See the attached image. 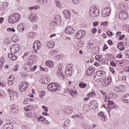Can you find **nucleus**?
<instances>
[{
	"label": "nucleus",
	"mask_w": 129,
	"mask_h": 129,
	"mask_svg": "<svg viewBox=\"0 0 129 129\" xmlns=\"http://www.w3.org/2000/svg\"><path fill=\"white\" fill-rule=\"evenodd\" d=\"M115 17L121 20H126L128 18V15L124 11H120L117 13Z\"/></svg>",
	"instance_id": "nucleus-6"
},
{
	"label": "nucleus",
	"mask_w": 129,
	"mask_h": 129,
	"mask_svg": "<svg viewBox=\"0 0 129 129\" xmlns=\"http://www.w3.org/2000/svg\"><path fill=\"white\" fill-rule=\"evenodd\" d=\"M14 54V53L8 54L9 58H10L11 60H12V61H15V60H17V59H18V57Z\"/></svg>",
	"instance_id": "nucleus-29"
},
{
	"label": "nucleus",
	"mask_w": 129,
	"mask_h": 129,
	"mask_svg": "<svg viewBox=\"0 0 129 129\" xmlns=\"http://www.w3.org/2000/svg\"><path fill=\"white\" fill-rule=\"evenodd\" d=\"M27 87H29L28 83L26 81H23L19 85V90L21 92H25Z\"/></svg>",
	"instance_id": "nucleus-7"
},
{
	"label": "nucleus",
	"mask_w": 129,
	"mask_h": 129,
	"mask_svg": "<svg viewBox=\"0 0 129 129\" xmlns=\"http://www.w3.org/2000/svg\"><path fill=\"white\" fill-rule=\"evenodd\" d=\"M101 25L102 26H107V25H108V23L107 22H102L101 23Z\"/></svg>",
	"instance_id": "nucleus-62"
},
{
	"label": "nucleus",
	"mask_w": 129,
	"mask_h": 129,
	"mask_svg": "<svg viewBox=\"0 0 129 129\" xmlns=\"http://www.w3.org/2000/svg\"><path fill=\"white\" fill-rule=\"evenodd\" d=\"M41 48H42V43L39 40L35 41L33 45V49L35 51V52L38 53V51H39Z\"/></svg>",
	"instance_id": "nucleus-5"
},
{
	"label": "nucleus",
	"mask_w": 129,
	"mask_h": 129,
	"mask_svg": "<svg viewBox=\"0 0 129 129\" xmlns=\"http://www.w3.org/2000/svg\"><path fill=\"white\" fill-rule=\"evenodd\" d=\"M105 78V73L101 71H98L96 72V75L94 76V80L97 81V82H100V81H103Z\"/></svg>",
	"instance_id": "nucleus-1"
},
{
	"label": "nucleus",
	"mask_w": 129,
	"mask_h": 129,
	"mask_svg": "<svg viewBox=\"0 0 129 129\" xmlns=\"http://www.w3.org/2000/svg\"><path fill=\"white\" fill-rule=\"evenodd\" d=\"M100 93H101V94L103 95V97H106V96H107L106 95V93L104 92V91H100Z\"/></svg>",
	"instance_id": "nucleus-56"
},
{
	"label": "nucleus",
	"mask_w": 129,
	"mask_h": 129,
	"mask_svg": "<svg viewBox=\"0 0 129 129\" xmlns=\"http://www.w3.org/2000/svg\"><path fill=\"white\" fill-rule=\"evenodd\" d=\"M4 43L5 45H7V46H10V45L11 44V40L10 39L5 38L4 39Z\"/></svg>",
	"instance_id": "nucleus-39"
},
{
	"label": "nucleus",
	"mask_w": 129,
	"mask_h": 129,
	"mask_svg": "<svg viewBox=\"0 0 129 129\" xmlns=\"http://www.w3.org/2000/svg\"><path fill=\"white\" fill-rule=\"evenodd\" d=\"M26 116H28V117H32L33 113H32V112H29L27 113Z\"/></svg>",
	"instance_id": "nucleus-49"
},
{
	"label": "nucleus",
	"mask_w": 129,
	"mask_h": 129,
	"mask_svg": "<svg viewBox=\"0 0 129 129\" xmlns=\"http://www.w3.org/2000/svg\"><path fill=\"white\" fill-rule=\"evenodd\" d=\"M42 123H43L44 124H45L46 125H48L49 122V121H48L47 119H45V121H43Z\"/></svg>",
	"instance_id": "nucleus-58"
},
{
	"label": "nucleus",
	"mask_w": 129,
	"mask_h": 129,
	"mask_svg": "<svg viewBox=\"0 0 129 129\" xmlns=\"http://www.w3.org/2000/svg\"><path fill=\"white\" fill-rule=\"evenodd\" d=\"M37 66H34V67H32V66H29L27 64L24 66V70L27 72H34L36 69H37Z\"/></svg>",
	"instance_id": "nucleus-12"
},
{
	"label": "nucleus",
	"mask_w": 129,
	"mask_h": 129,
	"mask_svg": "<svg viewBox=\"0 0 129 129\" xmlns=\"http://www.w3.org/2000/svg\"><path fill=\"white\" fill-rule=\"evenodd\" d=\"M111 66H113L114 67H116V64L115 63V62H113V61H111L110 63Z\"/></svg>",
	"instance_id": "nucleus-60"
},
{
	"label": "nucleus",
	"mask_w": 129,
	"mask_h": 129,
	"mask_svg": "<svg viewBox=\"0 0 129 129\" xmlns=\"http://www.w3.org/2000/svg\"><path fill=\"white\" fill-rule=\"evenodd\" d=\"M65 32L66 34H68V35H73L74 34V32H75V30L73 28L71 27H67L65 30Z\"/></svg>",
	"instance_id": "nucleus-18"
},
{
	"label": "nucleus",
	"mask_w": 129,
	"mask_h": 129,
	"mask_svg": "<svg viewBox=\"0 0 129 129\" xmlns=\"http://www.w3.org/2000/svg\"><path fill=\"white\" fill-rule=\"evenodd\" d=\"M7 83L9 86H11V85H13L15 83L14 82H12L11 80H8Z\"/></svg>",
	"instance_id": "nucleus-53"
},
{
	"label": "nucleus",
	"mask_w": 129,
	"mask_h": 129,
	"mask_svg": "<svg viewBox=\"0 0 129 129\" xmlns=\"http://www.w3.org/2000/svg\"><path fill=\"white\" fill-rule=\"evenodd\" d=\"M111 82V79L105 78L103 80V82L102 83V84L103 86L106 87V86H108V85H109V84H110Z\"/></svg>",
	"instance_id": "nucleus-20"
},
{
	"label": "nucleus",
	"mask_w": 129,
	"mask_h": 129,
	"mask_svg": "<svg viewBox=\"0 0 129 129\" xmlns=\"http://www.w3.org/2000/svg\"><path fill=\"white\" fill-rule=\"evenodd\" d=\"M108 49V47L106 44L104 45V47L103 48V51H105V50H107Z\"/></svg>",
	"instance_id": "nucleus-63"
},
{
	"label": "nucleus",
	"mask_w": 129,
	"mask_h": 129,
	"mask_svg": "<svg viewBox=\"0 0 129 129\" xmlns=\"http://www.w3.org/2000/svg\"><path fill=\"white\" fill-rule=\"evenodd\" d=\"M111 10L109 7H106L102 10V17L106 18L110 15Z\"/></svg>",
	"instance_id": "nucleus-8"
},
{
	"label": "nucleus",
	"mask_w": 129,
	"mask_h": 129,
	"mask_svg": "<svg viewBox=\"0 0 129 129\" xmlns=\"http://www.w3.org/2000/svg\"><path fill=\"white\" fill-rule=\"evenodd\" d=\"M55 5L58 7V8L61 7V3H60L59 2L57 1L55 2Z\"/></svg>",
	"instance_id": "nucleus-57"
},
{
	"label": "nucleus",
	"mask_w": 129,
	"mask_h": 129,
	"mask_svg": "<svg viewBox=\"0 0 129 129\" xmlns=\"http://www.w3.org/2000/svg\"><path fill=\"white\" fill-rule=\"evenodd\" d=\"M0 61L2 64L4 65V63H5V58H4L3 57H1L0 59Z\"/></svg>",
	"instance_id": "nucleus-59"
},
{
	"label": "nucleus",
	"mask_w": 129,
	"mask_h": 129,
	"mask_svg": "<svg viewBox=\"0 0 129 129\" xmlns=\"http://www.w3.org/2000/svg\"><path fill=\"white\" fill-rule=\"evenodd\" d=\"M123 102L125 103H129V94L124 95L122 97Z\"/></svg>",
	"instance_id": "nucleus-26"
},
{
	"label": "nucleus",
	"mask_w": 129,
	"mask_h": 129,
	"mask_svg": "<svg viewBox=\"0 0 129 129\" xmlns=\"http://www.w3.org/2000/svg\"><path fill=\"white\" fill-rule=\"evenodd\" d=\"M97 32V29L94 28L92 30V34H95Z\"/></svg>",
	"instance_id": "nucleus-61"
},
{
	"label": "nucleus",
	"mask_w": 129,
	"mask_h": 129,
	"mask_svg": "<svg viewBox=\"0 0 129 129\" xmlns=\"http://www.w3.org/2000/svg\"><path fill=\"white\" fill-rule=\"evenodd\" d=\"M84 36H85V31L83 30L78 31L75 34L76 39H78L79 40H80V39H82V38H84Z\"/></svg>",
	"instance_id": "nucleus-11"
},
{
	"label": "nucleus",
	"mask_w": 129,
	"mask_h": 129,
	"mask_svg": "<svg viewBox=\"0 0 129 129\" xmlns=\"http://www.w3.org/2000/svg\"><path fill=\"white\" fill-rule=\"evenodd\" d=\"M46 45L49 48V49H53L55 46V42L50 41L46 42Z\"/></svg>",
	"instance_id": "nucleus-24"
},
{
	"label": "nucleus",
	"mask_w": 129,
	"mask_h": 129,
	"mask_svg": "<svg viewBox=\"0 0 129 129\" xmlns=\"http://www.w3.org/2000/svg\"><path fill=\"white\" fill-rule=\"evenodd\" d=\"M124 70L126 73H129V67H125Z\"/></svg>",
	"instance_id": "nucleus-55"
},
{
	"label": "nucleus",
	"mask_w": 129,
	"mask_h": 129,
	"mask_svg": "<svg viewBox=\"0 0 129 129\" xmlns=\"http://www.w3.org/2000/svg\"><path fill=\"white\" fill-rule=\"evenodd\" d=\"M60 88H61V85L58 83L56 84L55 83H51L47 86L48 90L51 92H53L54 93L59 91V90H60Z\"/></svg>",
	"instance_id": "nucleus-2"
},
{
	"label": "nucleus",
	"mask_w": 129,
	"mask_h": 129,
	"mask_svg": "<svg viewBox=\"0 0 129 129\" xmlns=\"http://www.w3.org/2000/svg\"><path fill=\"white\" fill-rule=\"evenodd\" d=\"M7 91L10 96L11 99H14V98H17V97H18V92L14 91L11 89L7 90Z\"/></svg>",
	"instance_id": "nucleus-13"
},
{
	"label": "nucleus",
	"mask_w": 129,
	"mask_h": 129,
	"mask_svg": "<svg viewBox=\"0 0 129 129\" xmlns=\"http://www.w3.org/2000/svg\"><path fill=\"white\" fill-rule=\"evenodd\" d=\"M24 109L26 111H30V110H31V109H33V107L31 106H26Z\"/></svg>",
	"instance_id": "nucleus-43"
},
{
	"label": "nucleus",
	"mask_w": 129,
	"mask_h": 129,
	"mask_svg": "<svg viewBox=\"0 0 129 129\" xmlns=\"http://www.w3.org/2000/svg\"><path fill=\"white\" fill-rule=\"evenodd\" d=\"M126 61V60H120L117 61L118 65H124V62Z\"/></svg>",
	"instance_id": "nucleus-42"
},
{
	"label": "nucleus",
	"mask_w": 129,
	"mask_h": 129,
	"mask_svg": "<svg viewBox=\"0 0 129 129\" xmlns=\"http://www.w3.org/2000/svg\"><path fill=\"white\" fill-rule=\"evenodd\" d=\"M107 107L110 109V110L111 109H117V106L112 101H110L107 103Z\"/></svg>",
	"instance_id": "nucleus-16"
},
{
	"label": "nucleus",
	"mask_w": 129,
	"mask_h": 129,
	"mask_svg": "<svg viewBox=\"0 0 129 129\" xmlns=\"http://www.w3.org/2000/svg\"><path fill=\"white\" fill-rule=\"evenodd\" d=\"M89 12L90 15L91 17H93V18H96V17H98L100 14L99 9H98V7L95 5H93L90 7Z\"/></svg>",
	"instance_id": "nucleus-4"
},
{
	"label": "nucleus",
	"mask_w": 129,
	"mask_h": 129,
	"mask_svg": "<svg viewBox=\"0 0 129 129\" xmlns=\"http://www.w3.org/2000/svg\"><path fill=\"white\" fill-rule=\"evenodd\" d=\"M46 66L49 67V68H53L54 67V62L51 60H48L46 62Z\"/></svg>",
	"instance_id": "nucleus-31"
},
{
	"label": "nucleus",
	"mask_w": 129,
	"mask_h": 129,
	"mask_svg": "<svg viewBox=\"0 0 129 129\" xmlns=\"http://www.w3.org/2000/svg\"><path fill=\"white\" fill-rule=\"evenodd\" d=\"M92 73H94V68L89 67L86 72L87 75L90 76L91 75H92Z\"/></svg>",
	"instance_id": "nucleus-25"
},
{
	"label": "nucleus",
	"mask_w": 129,
	"mask_h": 129,
	"mask_svg": "<svg viewBox=\"0 0 129 129\" xmlns=\"http://www.w3.org/2000/svg\"><path fill=\"white\" fill-rule=\"evenodd\" d=\"M20 45L18 44H15L11 46L10 51L12 54H16L17 52H19V51H20Z\"/></svg>",
	"instance_id": "nucleus-9"
},
{
	"label": "nucleus",
	"mask_w": 129,
	"mask_h": 129,
	"mask_svg": "<svg viewBox=\"0 0 129 129\" xmlns=\"http://www.w3.org/2000/svg\"><path fill=\"white\" fill-rule=\"evenodd\" d=\"M10 110L13 113H16L18 110V106L15 104L10 105Z\"/></svg>",
	"instance_id": "nucleus-23"
},
{
	"label": "nucleus",
	"mask_w": 129,
	"mask_h": 129,
	"mask_svg": "<svg viewBox=\"0 0 129 129\" xmlns=\"http://www.w3.org/2000/svg\"><path fill=\"white\" fill-rule=\"evenodd\" d=\"M64 111L66 113H68V114H70L71 113H72V112H73V107L72 106L66 107L64 109Z\"/></svg>",
	"instance_id": "nucleus-22"
},
{
	"label": "nucleus",
	"mask_w": 129,
	"mask_h": 129,
	"mask_svg": "<svg viewBox=\"0 0 129 129\" xmlns=\"http://www.w3.org/2000/svg\"><path fill=\"white\" fill-rule=\"evenodd\" d=\"M108 44L109 45H110V46H111V45H112V44H113V43H112V40H110V39L108 40Z\"/></svg>",
	"instance_id": "nucleus-64"
},
{
	"label": "nucleus",
	"mask_w": 129,
	"mask_h": 129,
	"mask_svg": "<svg viewBox=\"0 0 129 129\" xmlns=\"http://www.w3.org/2000/svg\"><path fill=\"white\" fill-rule=\"evenodd\" d=\"M69 94L73 97H77V96H78V93L75 90L70 91Z\"/></svg>",
	"instance_id": "nucleus-28"
},
{
	"label": "nucleus",
	"mask_w": 129,
	"mask_h": 129,
	"mask_svg": "<svg viewBox=\"0 0 129 129\" xmlns=\"http://www.w3.org/2000/svg\"><path fill=\"white\" fill-rule=\"evenodd\" d=\"M61 22L62 18L61 17V16L57 15L54 17V20L53 21V25L54 26L61 25Z\"/></svg>",
	"instance_id": "nucleus-14"
},
{
	"label": "nucleus",
	"mask_w": 129,
	"mask_h": 129,
	"mask_svg": "<svg viewBox=\"0 0 129 129\" xmlns=\"http://www.w3.org/2000/svg\"><path fill=\"white\" fill-rule=\"evenodd\" d=\"M7 85V82L5 81H2L0 82V86L1 87H5Z\"/></svg>",
	"instance_id": "nucleus-44"
},
{
	"label": "nucleus",
	"mask_w": 129,
	"mask_h": 129,
	"mask_svg": "<svg viewBox=\"0 0 129 129\" xmlns=\"http://www.w3.org/2000/svg\"><path fill=\"white\" fill-rule=\"evenodd\" d=\"M87 84L84 82H81L79 83V86L80 88H85Z\"/></svg>",
	"instance_id": "nucleus-36"
},
{
	"label": "nucleus",
	"mask_w": 129,
	"mask_h": 129,
	"mask_svg": "<svg viewBox=\"0 0 129 129\" xmlns=\"http://www.w3.org/2000/svg\"><path fill=\"white\" fill-rule=\"evenodd\" d=\"M7 31L8 32H13L14 33L16 32V30H15L14 28H8Z\"/></svg>",
	"instance_id": "nucleus-47"
},
{
	"label": "nucleus",
	"mask_w": 129,
	"mask_h": 129,
	"mask_svg": "<svg viewBox=\"0 0 129 129\" xmlns=\"http://www.w3.org/2000/svg\"><path fill=\"white\" fill-rule=\"evenodd\" d=\"M21 19V15L18 13H14L9 17L8 21L10 24L18 23Z\"/></svg>",
	"instance_id": "nucleus-3"
},
{
	"label": "nucleus",
	"mask_w": 129,
	"mask_h": 129,
	"mask_svg": "<svg viewBox=\"0 0 129 129\" xmlns=\"http://www.w3.org/2000/svg\"><path fill=\"white\" fill-rule=\"evenodd\" d=\"M57 75L59 76V77H63V72L62 71V70L59 69L57 71Z\"/></svg>",
	"instance_id": "nucleus-38"
},
{
	"label": "nucleus",
	"mask_w": 129,
	"mask_h": 129,
	"mask_svg": "<svg viewBox=\"0 0 129 129\" xmlns=\"http://www.w3.org/2000/svg\"><path fill=\"white\" fill-rule=\"evenodd\" d=\"M95 59L97 60V61H99V62H102L103 56L100 55H97L95 56Z\"/></svg>",
	"instance_id": "nucleus-33"
},
{
	"label": "nucleus",
	"mask_w": 129,
	"mask_h": 129,
	"mask_svg": "<svg viewBox=\"0 0 129 129\" xmlns=\"http://www.w3.org/2000/svg\"><path fill=\"white\" fill-rule=\"evenodd\" d=\"M20 40L19 36L17 35H14L12 37V40L14 43H18V41Z\"/></svg>",
	"instance_id": "nucleus-34"
},
{
	"label": "nucleus",
	"mask_w": 129,
	"mask_h": 129,
	"mask_svg": "<svg viewBox=\"0 0 129 129\" xmlns=\"http://www.w3.org/2000/svg\"><path fill=\"white\" fill-rule=\"evenodd\" d=\"M63 14L67 19H70L71 18V12L68 10H64L63 11Z\"/></svg>",
	"instance_id": "nucleus-21"
},
{
	"label": "nucleus",
	"mask_w": 129,
	"mask_h": 129,
	"mask_svg": "<svg viewBox=\"0 0 129 129\" xmlns=\"http://www.w3.org/2000/svg\"><path fill=\"white\" fill-rule=\"evenodd\" d=\"M2 129H14V124L11 122H7L3 125Z\"/></svg>",
	"instance_id": "nucleus-17"
},
{
	"label": "nucleus",
	"mask_w": 129,
	"mask_h": 129,
	"mask_svg": "<svg viewBox=\"0 0 129 129\" xmlns=\"http://www.w3.org/2000/svg\"><path fill=\"white\" fill-rule=\"evenodd\" d=\"M36 35H37V33L35 32H30L29 34V36L31 38H34L35 37H36Z\"/></svg>",
	"instance_id": "nucleus-45"
},
{
	"label": "nucleus",
	"mask_w": 129,
	"mask_h": 129,
	"mask_svg": "<svg viewBox=\"0 0 129 129\" xmlns=\"http://www.w3.org/2000/svg\"><path fill=\"white\" fill-rule=\"evenodd\" d=\"M29 20L33 23L37 22L38 20V15L34 13H31L29 15Z\"/></svg>",
	"instance_id": "nucleus-15"
},
{
	"label": "nucleus",
	"mask_w": 129,
	"mask_h": 129,
	"mask_svg": "<svg viewBox=\"0 0 129 129\" xmlns=\"http://www.w3.org/2000/svg\"><path fill=\"white\" fill-rule=\"evenodd\" d=\"M50 55H56L57 54V51L56 50H51L50 53Z\"/></svg>",
	"instance_id": "nucleus-51"
},
{
	"label": "nucleus",
	"mask_w": 129,
	"mask_h": 129,
	"mask_svg": "<svg viewBox=\"0 0 129 129\" xmlns=\"http://www.w3.org/2000/svg\"><path fill=\"white\" fill-rule=\"evenodd\" d=\"M8 80H10V81L15 83V77H14V76H10L9 77Z\"/></svg>",
	"instance_id": "nucleus-46"
},
{
	"label": "nucleus",
	"mask_w": 129,
	"mask_h": 129,
	"mask_svg": "<svg viewBox=\"0 0 129 129\" xmlns=\"http://www.w3.org/2000/svg\"><path fill=\"white\" fill-rule=\"evenodd\" d=\"M73 3L75 5H77V4H79L81 0H72Z\"/></svg>",
	"instance_id": "nucleus-50"
},
{
	"label": "nucleus",
	"mask_w": 129,
	"mask_h": 129,
	"mask_svg": "<svg viewBox=\"0 0 129 129\" xmlns=\"http://www.w3.org/2000/svg\"><path fill=\"white\" fill-rule=\"evenodd\" d=\"M37 121H42L43 123V122L45 121V118L44 117L40 116L39 117H37Z\"/></svg>",
	"instance_id": "nucleus-40"
},
{
	"label": "nucleus",
	"mask_w": 129,
	"mask_h": 129,
	"mask_svg": "<svg viewBox=\"0 0 129 129\" xmlns=\"http://www.w3.org/2000/svg\"><path fill=\"white\" fill-rule=\"evenodd\" d=\"M104 102H109V101H110V98H109V97L106 96L104 98Z\"/></svg>",
	"instance_id": "nucleus-48"
},
{
	"label": "nucleus",
	"mask_w": 129,
	"mask_h": 129,
	"mask_svg": "<svg viewBox=\"0 0 129 129\" xmlns=\"http://www.w3.org/2000/svg\"><path fill=\"white\" fill-rule=\"evenodd\" d=\"M122 87H123V86H120L119 87H115L114 88V90L116 92H122V91H123Z\"/></svg>",
	"instance_id": "nucleus-32"
},
{
	"label": "nucleus",
	"mask_w": 129,
	"mask_h": 129,
	"mask_svg": "<svg viewBox=\"0 0 129 129\" xmlns=\"http://www.w3.org/2000/svg\"><path fill=\"white\" fill-rule=\"evenodd\" d=\"M106 34L109 37H111V36H112V31H107Z\"/></svg>",
	"instance_id": "nucleus-52"
},
{
	"label": "nucleus",
	"mask_w": 129,
	"mask_h": 129,
	"mask_svg": "<svg viewBox=\"0 0 129 129\" xmlns=\"http://www.w3.org/2000/svg\"><path fill=\"white\" fill-rule=\"evenodd\" d=\"M72 67H73V64H70L66 68L65 75L66 76H68V77H70V76L72 75V70H73Z\"/></svg>",
	"instance_id": "nucleus-10"
},
{
	"label": "nucleus",
	"mask_w": 129,
	"mask_h": 129,
	"mask_svg": "<svg viewBox=\"0 0 129 129\" xmlns=\"http://www.w3.org/2000/svg\"><path fill=\"white\" fill-rule=\"evenodd\" d=\"M95 95H96V94L95 93V91H94V90H92L91 92H90L88 94V96H89L90 97H94V96H95Z\"/></svg>",
	"instance_id": "nucleus-37"
},
{
	"label": "nucleus",
	"mask_w": 129,
	"mask_h": 129,
	"mask_svg": "<svg viewBox=\"0 0 129 129\" xmlns=\"http://www.w3.org/2000/svg\"><path fill=\"white\" fill-rule=\"evenodd\" d=\"M99 25V22H95L93 23V27H97Z\"/></svg>",
	"instance_id": "nucleus-54"
},
{
	"label": "nucleus",
	"mask_w": 129,
	"mask_h": 129,
	"mask_svg": "<svg viewBox=\"0 0 129 129\" xmlns=\"http://www.w3.org/2000/svg\"><path fill=\"white\" fill-rule=\"evenodd\" d=\"M26 28V24L20 23L17 26V30L20 33L24 32L25 31V28Z\"/></svg>",
	"instance_id": "nucleus-19"
},
{
	"label": "nucleus",
	"mask_w": 129,
	"mask_h": 129,
	"mask_svg": "<svg viewBox=\"0 0 129 129\" xmlns=\"http://www.w3.org/2000/svg\"><path fill=\"white\" fill-rule=\"evenodd\" d=\"M98 116H99L101 119L103 121H106L107 118L106 116L104 115V113L102 112H101L98 114Z\"/></svg>",
	"instance_id": "nucleus-27"
},
{
	"label": "nucleus",
	"mask_w": 129,
	"mask_h": 129,
	"mask_svg": "<svg viewBox=\"0 0 129 129\" xmlns=\"http://www.w3.org/2000/svg\"><path fill=\"white\" fill-rule=\"evenodd\" d=\"M46 95V92L45 91H42L39 92V97L40 98H42V97H44Z\"/></svg>",
	"instance_id": "nucleus-41"
},
{
	"label": "nucleus",
	"mask_w": 129,
	"mask_h": 129,
	"mask_svg": "<svg viewBox=\"0 0 129 129\" xmlns=\"http://www.w3.org/2000/svg\"><path fill=\"white\" fill-rule=\"evenodd\" d=\"M38 5H40L41 6H43L44 5H46L47 3V0H36Z\"/></svg>",
	"instance_id": "nucleus-35"
},
{
	"label": "nucleus",
	"mask_w": 129,
	"mask_h": 129,
	"mask_svg": "<svg viewBox=\"0 0 129 129\" xmlns=\"http://www.w3.org/2000/svg\"><path fill=\"white\" fill-rule=\"evenodd\" d=\"M124 46V43L123 42H121L120 44L118 43L117 45V47L120 51H123V50H124V46Z\"/></svg>",
	"instance_id": "nucleus-30"
}]
</instances>
